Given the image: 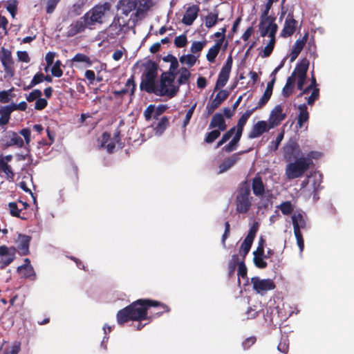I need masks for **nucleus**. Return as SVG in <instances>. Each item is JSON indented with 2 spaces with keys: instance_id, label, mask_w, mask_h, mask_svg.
Returning a JSON list of instances; mask_svg holds the SVG:
<instances>
[{
  "instance_id": "obj_35",
  "label": "nucleus",
  "mask_w": 354,
  "mask_h": 354,
  "mask_svg": "<svg viewBox=\"0 0 354 354\" xmlns=\"http://www.w3.org/2000/svg\"><path fill=\"white\" fill-rule=\"evenodd\" d=\"M168 124V119L166 117H162L157 122H154L151 128H152L156 136H160L167 128Z\"/></svg>"
},
{
  "instance_id": "obj_7",
  "label": "nucleus",
  "mask_w": 354,
  "mask_h": 354,
  "mask_svg": "<svg viewBox=\"0 0 354 354\" xmlns=\"http://www.w3.org/2000/svg\"><path fill=\"white\" fill-rule=\"evenodd\" d=\"M259 27L261 37H265L268 36L269 39H275L278 26L273 18L268 16L262 17Z\"/></svg>"
},
{
  "instance_id": "obj_24",
  "label": "nucleus",
  "mask_w": 354,
  "mask_h": 354,
  "mask_svg": "<svg viewBox=\"0 0 354 354\" xmlns=\"http://www.w3.org/2000/svg\"><path fill=\"white\" fill-rule=\"evenodd\" d=\"M243 153V152L236 153L225 158L218 167V173L222 174L230 169L238 162L239 156Z\"/></svg>"
},
{
  "instance_id": "obj_20",
  "label": "nucleus",
  "mask_w": 354,
  "mask_h": 354,
  "mask_svg": "<svg viewBox=\"0 0 354 354\" xmlns=\"http://www.w3.org/2000/svg\"><path fill=\"white\" fill-rule=\"evenodd\" d=\"M297 21L293 18L292 14H288L286 18L283 28L281 32V36L283 37H288L291 36L295 31Z\"/></svg>"
},
{
  "instance_id": "obj_15",
  "label": "nucleus",
  "mask_w": 354,
  "mask_h": 354,
  "mask_svg": "<svg viewBox=\"0 0 354 354\" xmlns=\"http://www.w3.org/2000/svg\"><path fill=\"white\" fill-rule=\"evenodd\" d=\"M157 72L154 69H149L145 73L141 86L148 93H154L156 88V77Z\"/></svg>"
},
{
  "instance_id": "obj_22",
  "label": "nucleus",
  "mask_w": 354,
  "mask_h": 354,
  "mask_svg": "<svg viewBox=\"0 0 354 354\" xmlns=\"http://www.w3.org/2000/svg\"><path fill=\"white\" fill-rule=\"evenodd\" d=\"M118 9L126 17L132 12L131 16L134 15L133 13L137 12L135 0H120L118 3Z\"/></svg>"
},
{
  "instance_id": "obj_63",
  "label": "nucleus",
  "mask_w": 354,
  "mask_h": 354,
  "mask_svg": "<svg viewBox=\"0 0 354 354\" xmlns=\"http://www.w3.org/2000/svg\"><path fill=\"white\" fill-rule=\"evenodd\" d=\"M59 1V0H46V12H53Z\"/></svg>"
},
{
  "instance_id": "obj_49",
  "label": "nucleus",
  "mask_w": 354,
  "mask_h": 354,
  "mask_svg": "<svg viewBox=\"0 0 354 354\" xmlns=\"http://www.w3.org/2000/svg\"><path fill=\"white\" fill-rule=\"evenodd\" d=\"M241 137V136L235 133L233 139L228 143V145L224 147L223 149L226 152H231L235 150L238 146Z\"/></svg>"
},
{
  "instance_id": "obj_48",
  "label": "nucleus",
  "mask_w": 354,
  "mask_h": 354,
  "mask_svg": "<svg viewBox=\"0 0 354 354\" xmlns=\"http://www.w3.org/2000/svg\"><path fill=\"white\" fill-rule=\"evenodd\" d=\"M71 62H83L86 64L87 66H90L92 64V62L89 57L84 54L77 53L71 59Z\"/></svg>"
},
{
  "instance_id": "obj_54",
  "label": "nucleus",
  "mask_w": 354,
  "mask_h": 354,
  "mask_svg": "<svg viewBox=\"0 0 354 354\" xmlns=\"http://www.w3.org/2000/svg\"><path fill=\"white\" fill-rule=\"evenodd\" d=\"M220 134L219 130L212 131L206 134L205 141L207 143H212L219 137Z\"/></svg>"
},
{
  "instance_id": "obj_2",
  "label": "nucleus",
  "mask_w": 354,
  "mask_h": 354,
  "mask_svg": "<svg viewBox=\"0 0 354 354\" xmlns=\"http://www.w3.org/2000/svg\"><path fill=\"white\" fill-rule=\"evenodd\" d=\"M309 61L306 59H302L297 64L291 75L288 78L286 84L283 88L282 94L288 97L292 92L295 84L299 90H302L306 80V73L308 69Z\"/></svg>"
},
{
  "instance_id": "obj_42",
  "label": "nucleus",
  "mask_w": 354,
  "mask_h": 354,
  "mask_svg": "<svg viewBox=\"0 0 354 354\" xmlns=\"http://www.w3.org/2000/svg\"><path fill=\"white\" fill-rule=\"evenodd\" d=\"M199 55L187 54L183 55L179 58L180 62L187 67H192L196 62Z\"/></svg>"
},
{
  "instance_id": "obj_8",
  "label": "nucleus",
  "mask_w": 354,
  "mask_h": 354,
  "mask_svg": "<svg viewBox=\"0 0 354 354\" xmlns=\"http://www.w3.org/2000/svg\"><path fill=\"white\" fill-rule=\"evenodd\" d=\"M253 290L261 295H264L268 291L275 288V283L271 279H261L259 277H254L251 279Z\"/></svg>"
},
{
  "instance_id": "obj_45",
  "label": "nucleus",
  "mask_w": 354,
  "mask_h": 354,
  "mask_svg": "<svg viewBox=\"0 0 354 354\" xmlns=\"http://www.w3.org/2000/svg\"><path fill=\"white\" fill-rule=\"evenodd\" d=\"M15 88L12 87L8 90L0 91V102L1 103H8L15 95L13 93Z\"/></svg>"
},
{
  "instance_id": "obj_38",
  "label": "nucleus",
  "mask_w": 354,
  "mask_h": 354,
  "mask_svg": "<svg viewBox=\"0 0 354 354\" xmlns=\"http://www.w3.org/2000/svg\"><path fill=\"white\" fill-rule=\"evenodd\" d=\"M12 112L10 105L0 107V126L6 125L9 122Z\"/></svg>"
},
{
  "instance_id": "obj_16",
  "label": "nucleus",
  "mask_w": 354,
  "mask_h": 354,
  "mask_svg": "<svg viewBox=\"0 0 354 354\" xmlns=\"http://www.w3.org/2000/svg\"><path fill=\"white\" fill-rule=\"evenodd\" d=\"M88 28L91 29L90 24H87V20L85 19V15L82 18L72 23L68 28L67 35L73 37L80 32H83L85 28Z\"/></svg>"
},
{
  "instance_id": "obj_21",
  "label": "nucleus",
  "mask_w": 354,
  "mask_h": 354,
  "mask_svg": "<svg viewBox=\"0 0 354 354\" xmlns=\"http://www.w3.org/2000/svg\"><path fill=\"white\" fill-rule=\"evenodd\" d=\"M284 157L287 160L292 158H297L301 154V150L294 141H290L283 148Z\"/></svg>"
},
{
  "instance_id": "obj_56",
  "label": "nucleus",
  "mask_w": 354,
  "mask_h": 354,
  "mask_svg": "<svg viewBox=\"0 0 354 354\" xmlns=\"http://www.w3.org/2000/svg\"><path fill=\"white\" fill-rule=\"evenodd\" d=\"M187 44V39L185 35L178 36L174 39V44L178 48H183Z\"/></svg>"
},
{
  "instance_id": "obj_1",
  "label": "nucleus",
  "mask_w": 354,
  "mask_h": 354,
  "mask_svg": "<svg viewBox=\"0 0 354 354\" xmlns=\"http://www.w3.org/2000/svg\"><path fill=\"white\" fill-rule=\"evenodd\" d=\"M149 306H160L165 311H168L167 307L160 303L147 299H138L130 306L120 310L117 314V321L119 324H123L129 320H144L147 319V308Z\"/></svg>"
},
{
  "instance_id": "obj_4",
  "label": "nucleus",
  "mask_w": 354,
  "mask_h": 354,
  "mask_svg": "<svg viewBox=\"0 0 354 354\" xmlns=\"http://www.w3.org/2000/svg\"><path fill=\"white\" fill-rule=\"evenodd\" d=\"M111 5L108 2L94 6L84 15L87 24H90L91 28L96 24H102L111 17Z\"/></svg>"
},
{
  "instance_id": "obj_12",
  "label": "nucleus",
  "mask_w": 354,
  "mask_h": 354,
  "mask_svg": "<svg viewBox=\"0 0 354 354\" xmlns=\"http://www.w3.org/2000/svg\"><path fill=\"white\" fill-rule=\"evenodd\" d=\"M259 228V224L258 223H254L252 227L250 229L249 232L244 239L243 242L242 243L240 250H239V254L241 255L243 258L247 255V254L249 252L251 245L252 244V242L254 241V239L256 236L257 232Z\"/></svg>"
},
{
  "instance_id": "obj_31",
  "label": "nucleus",
  "mask_w": 354,
  "mask_h": 354,
  "mask_svg": "<svg viewBox=\"0 0 354 354\" xmlns=\"http://www.w3.org/2000/svg\"><path fill=\"white\" fill-rule=\"evenodd\" d=\"M316 84L315 78L313 76L312 77V82L310 85L307 86L300 95H302L304 94L308 93L310 90H313L311 95L307 98V102L308 104H313L314 102L317 99L319 96V90L316 88H314Z\"/></svg>"
},
{
  "instance_id": "obj_28",
  "label": "nucleus",
  "mask_w": 354,
  "mask_h": 354,
  "mask_svg": "<svg viewBox=\"0 0 354 354\" xmlns=\"http://www.w3.org/2000/svg\"><path fill=\"white\" fill-rule=\"evenodd\" d=\"M292 221L294 232H301V230L304 229L306 226V216L301 212H295L292 216Z\"/></svg>"
},
{
  "instance_id": "obj_61",
  "label": "nucleus",
  "mask_w": 354,
  "mask_h": 354,
  "mask_svg": "<svg viewBox=\"0 0 354 354\" xmlns=\"http://www.w3.org/2000/svg\"><path fill=\"white\" fill-rule=\"evenodd\" d=\"M55 57V53L53 52H48L46 53L45 57V60L46 62L47 66L45 68V71L47 72L48 71L49 67L53 64L54 59Z\"/></svg>"
},
{
  "instance_id": "obj_60",
  "label": "nucleus",
  "mask_w": 354,
  "mask_h": 354,
  "mask_svg": "<svg viewBox=\"0 0 354 354\" xmlns=\"http://www.w3.org/2000/svg\"><path fill=\"white\" fill-rule=\"evenodd\" d=\"M44 80V74L41 73H38L34 75V77L28 88H32V87L36 86L37 84L42 82Z\"/></svg>"
},
{
  "instance_id": "obj_30",
  "label": "nucleus",
  "mask_w": 354,
  "mask_h": 354,
  "mask_svg": "<svg viewBox=\"0 0 354 354\" xmlns=\"http://www.w3.org/2000/svg\"><path fill=\"white\" fill-rule=\"evenodd\" d=\"M307 36L308 35L306 34L301 39H298L295 43V45L293 46L290 54V59L291 62H293L297 59L300 52L304 47L306 43Z\"/></svg>"
},
{
  "instance_id": "obj_25",
  "label": "nucleus",
  "mask_w": 354,
  "mask_h": 354,
  "mask_svg": "<svg viewBox=\"0 0 354 354\" xmlns=\"http://www.w3.org/2000/svg\"><path fill=\"white\" fill-rule=\"evenodd\" d=\"M167 109L165 105H159L155 106L154 105H149L144 112V115L147 120H149L151 118L158 119V117L163 113Z\"/></svg>"
},
{
  "instance_id": "obj_62",
  "label": "nucleus",
  "mask_w": 354,
  "mask_h": 354,
  "mask_svg": "<svg viewBox=\"0 0 354 354\" xmlns=\"http://www.w3.org/2000/svg\"><path fill=\"white\" fill-rule=\"evenodd\" d=\"M196 106V103L194 104L192 107L187 111L185 118L183 121V127H185L189 122L194 112Z\"/></svg>"
},
{
  "instance_id": "obj_10",
  "label": "nucleus",
  "mask_w": 354,
  "mask_h": 354,
  "mask_svg": "<svg viewBox=\"0 0 354 354\" xmlns=\"http://www.w3.org/2000/svg\"><path fill=\"white\" fill-rule=\"evenodd\" d=\"M0 61L3 66L4 72L10 75H14V60L12 53L10 50L2 47L0 50Z\"/></svg>"
},
{
  "instance_id": "obj_58",
  "label": "nucleus",
  "mask_w": 354,
  "mask_h": 354,
  "mask_svg": "<svg viewBox=\"0 0 354 354\" xmlns=\"http://www.w3.org/2000/svg\"><path fill=\"white\" fill-rule=\"evenodd\" d=\"M279 209L283 214L288 215L292 211V206L290 202L286 201L279 205Z\"/></svg>"
},
{
  "instance_id": "obj_46",
  "label": "nucleus",
  "mask_w": 354,
  "mask_h": 354,
  "mask_svg": "<svg viewBox=\"0 0 354 354\" xmlns=\"http://www.w3.org/2000/svg\"><path fill=\"white\" fill-rule=\"evenodd\" d=\"M0 170L5 174L8 179L13 180L15 178V173L12 170L10 165L0 160Z\"/></svg>"
},
{
  "instance_id": "obj_57",
  "label": "nucleus",
  "mask_w": 354,
  "mask_h": 354,
  "mask_svg": "<svg viewBox=\"0 0 354 354\" xmlns=\"http://www.w3.org/2000/svg\"><path fill=\"white\" fill-rule=\"evenodd\" d=\"M17 57L19 62L24 63H29L30 62V58L27 51L18 50L17 52Z\"/></svg>"
},
{
  "instance_id": "obj_26",
  "label": "nucleus",
  "mask_w": 354,
  "mask_h": 354,
  "mask_svg": "<svg viewBox=\"0 0 354 354\" xmlns=\"http://www.w3.org/2000/svg\"><path fill=\"white\" fill-rule=\"evenodd\" d=\"M199 8L198 6H189L185 11L182 22L186 26H191L198 17Z\"/></svg>"
},
{
  "instance_id": "obj_44",
  "label": "nucleus",
  "mask_w": 354,
  "mask_h": 354,
  "mask_svg": "<svg viewBox=\"0 0 354 354\" xmlns=\"http://www.w3.org/2000/svg\"><path fill=\"white\" fill-rule=\"evenodd\" d=\"M254 263L259 268H265L267 266V263L265 261L264 251L262 253H258L257 251L253 252Z\"/></svg>"
},
{
  "instance_id": "obj_17",
  "label": "nucleus",
  "mask_w": 354,
  "mask_h": 354,
  "mask_svg": "<svg viewBox=\"0 0 354 354\" xmlns=\"http://www.w3.org/2000/svg\"><path fill=\"white\" fill-rule=\"evenodd\" d=\"M3 141L6 147L15 146L18 148H21L24 145V141L22 138L15 131L7 132Z\"/></svg>"
},
{
  "instance_id": "obj_34",
  "label": "nucleus",
  "mask_w": 354,
  "mask_h": 354,
  "mask_svg": "<svg viewBox=\"0 0 354 354\" xmlns=\"http://www.w3.org/2000/svg\"><path fill=\"white\" fill-rule=\"evenodd\" d=\"M30 237L26 235L19 234L18 237V249L19 252L21 255L28 254L29 252V243Z\"/></svg>"
},
{
  "instance_id": "obj_13",
  "label": "nucleus",
  "mask_w": 354,
  "mask_h": 354,
  "mask_svg": "<svg viewBox=\"0 0 354 354\" xmlns=\"http://www.w3.org/2000/svg\"><path fill=\"white\" fill-rule=\"evenodd\" d=\"M232 66V59L230 56L226 61L225 64L221 68L216 81L215 89L223 87L227 82Z\"/></svg>"
},
{
  "instance_id": "obj_53",
  "label": "nucleus",
  "mask_w": 354,
  "mask_h": 354,
  "mask_svg": "<svg viewBox=\"0 0 354 354\" xmlns=\"http://www.w3.org/2000/svg\"><path fill=\"white\" fill-rule=\"evenodd\" d=\"M167 60L170 62L169 72L167 73H171L175 75L176 71L178 67V62L177 59L175 57L170 55L167 57Z\"/></svg>"
},
{
  "instance_id": "obj_29",
  "label": "nucleus",
  "mask_w": 354,
  "mask_h": 354,
  "mask_svg": "<svg viewBox=\"0 0 354 354\" xmlns=\"http://www.w3.org/2000/svg\"><path fill=\"white\" fill-rule=\"evenodd\" d=\"M274 84V77L272 79V80L268 83L266 88L262 95V97L259 99L257 105L254 108L255 110L257 109H260L263 106L270 100L272 94L273 86Z\"/></svg>"
},
{
  "instance_id": "obj_33",
  "label": "nucleus",
  "mask_w": 354,
  "mask_h": 354,
  "mask_svg": "<svg viewBox=\"0 0 354 354\" xmlns=\"http://www.w3.org/2000/svg\"><path fill=\"white\" fill-rule=\"evenodd\" d=\"M255 111V109H252L250 110H247L239 118L236 127L235 128V133L241 136L243 130V127L246 124L248 118L252 114V113Z\"/></svg>"
},
{
  "instance_id": "obj_41",
  "label": "nucleus",
  "mask_w": 354,
  "mask_h": 354,
  "mask_svg": "<svg viewBox=\"0 0 354 354\" xmlns=\"http://www.w3.org/2000/svg\"><path fill=\"white\" fill-rule=\"evenodd\" d=\"M253 193L257 196H262L264 194V185L260 177H255L252 180Z\"/></svg>"
},
{
  "instance_id": "obj_5",
  "label": "nucleus",
  "mask_w": 354,
  "mask_h": 354,
  "mask_svg": "<svg viewBox=\"0 0 354 354\" xmlns=\"http://www.w3.org/2000/svg\"><path fill=\"white\" fill-rule=\"evenodd\" d=\"M175 75L171 73H162L160 83L156 86L154 93L161 96L173 97L178 92V88L174 85Z\"/></svg>"
},
{
  "instance_id": "obj_11",
  "label": "nucleus",
  "mask_w": 354,
  "mask_h": 354,
  "mask_svg": "<svg viewBox=\"0 0 354 354\" xmlns=\"http://www.w3.org/2000/svg\"><path fill=\"white\" fill-rule=\"evenodd\" d=\"M322 175L319 172L310 173L301 184L302 189H307L310 192H316L322 183Z\"/></svg>"
},
{
  "instance_id": "obj_51",
  "label": "nucleus",
  "mask_w": 354,
  "mask_h": 354,
  "mask_svg": "<svg viewBox=\"0 0 354 354\" xmlns=\"http://www.w3.org/2000/svg\"><path fill=\"white\" fill-rule=\"evenodd\" d=\"M218 20V14L209 13L205 19V24L207 28H212L216 25Z\"/></svg>"
},
{
  "instance_id": "obj_3",
  "label": "nucleus",
  "mask_w": 354,
  "mask_h": 354,
  "mask_svg": "<svg viewBox=\"0 0 354 354\" xmlns=\"http://www.w3.org/2000/svg\"><path fill=\"white\" fill-rule=\"evenodd\" d=\"M253 198L251 196L250 186L247 182L241 183L236 192V210L239 214H246L252 207Z\"/></svg>"
},
{
  "instance_id": "obj_36",
  "label": "nucleus",
  "mask_w": 354,
  "mask_h": 354,
  "mask_svg": "<svg viewBox=\"0 0 354 354\" xmlns=\"http://www.w3.org/2000/svg\"><path fill=\"white\" fill-rule=\"evenodd\" d=\"M238 268V283L239 286H247L249 279L247 277V268L243 261L239 262Z\"/></svg>"
},
{
  "instance_id": "obj_64",
  "label": "nucleus",
  "mask_w": 354,
  "mask_h": 354,
  "mask_svg": "<svg viewBox=\"0 0 354 354\" xmlns=\"http://www.w3.org/2000/svg\"><path fill=\"white\" fill-rule=\"evenodd\" d=\"M9 105L11 107L12 111H26V109H27V104L26 102H21L19 104L11 103Z\"/></svg>"
},
{
  "instance_id": "obj_6",
  "label": "nucleus",
  "mask_w": 354,
  "mask_h": 354,
  "mask_svg": "<svg viewBox=\"0 0 354 354\" xmlns=\"http://www.w3.org/2000/svg\"><path fill=\"white\" fill-rule=\"evenodd\" d=\"M313 164L309 158L301 157L286 165V176L290 180L301 177Z\"/></svg>"
},
{
  "instance_id": "obj_37",
  "label": "nucleus",
  "mask_w": 354,
  "mask_h": 354,
  "mask_svg": "<svg viewBox=\"0 0 354 354\" xmlns=\"http://www.w3.org/2000/svg\"><path fill=\"white\" fill-rule=\"evenodd\" d=\"M17 270L26 277H31L35 275L34 269L30 265V261L28 259H24V264L18 267Z\"/></svg>"
},
{
  "instance_id": "obj_9",
  "label": "nucleus",
  "mask_w": 354,
  "mask_h": 354,
  "mask_svg": "<svg viewBox=\"0 0 354 354\" xmlns=\"http://www.w3.org/2000/svg\"><path fill=\"white\" fill-rule=\"evenodd\" d=\"M286 111L283 104L276 105L270 111L268 123L270 127L274 128L280 124V123L286 118Z\"/></svg>"
},
{
  "instance_id": "obj_47",
  "label": "nucleus",
  "mask_w": 354,
  "mask_h": 354,
  "mask_svg": "<svg viewBox=\"0 0 354 354\" xmlns=\"http://www.w3.org/2000/svg\"><path fill=\"white\" fill-rule=\"evenodd\" d=\"M190 75H191V74H190L189 71H188V69L185 67H182L179 70V77H178V83L180 84H187L189 81Z\"/></svg>"
},
{
  "instance_id": "obj_52",
  "label": "nucleus",
  "mask_w": 354,
  "mask_h": 354,
  "mask_svg": "<svg viewBox=\"0 0 354 354\" xmlns=\"http://www.w3.org/2000/svg\"><path fill=\"white\" fill-rule=\"evenodd\" d=\"M275 44V39H270L268 43L264 48L263 53L261 54L262 57H267L272 53Z\"/></svg>"
},
{
  "instance_id": "obj_14",
  "label": "nucleus",
  "mask_w": 354,
  "mask_h": 354,
  "mask_svg": "<svg viewBox=\"0 0 354 354\" xmlns=\"http://www.w3.org/2000/svg\"><path fill=\"white\" fill-rule=\"evenodd\" d=\"M16 250L13 247L0 246V268L3 269L10 264L15 258Z\"/></svg>"
},
{
  "instance_id": "obj_40",
  "label": "nucleus",
  "mask_w": 354,
  "mask_h": 354,
  "mask_svg": "<svg viewBox=\"0 0 354 354\" xmlns=\"http://www.w3.org/2000/svg\"><path fill=\"white\" fill-rule=\"evenodd\" d=\"M222 44L223 41H218L212 47L209 49L206 57L209 62H214L215 59L221 50Z\"/></svg>"
},
{
  "instance_id": "obj_32",
  "label": "nucleus",
  "mask_w": 354,
  "mask_h": 354,
  "mask_svg": "<svg viewBox=\"0 0 354 354\" xmlns=\"http://www.w3.org/2000/svg\"><path fill=\"white\" fill-rule=\"evenodd\" d=\"M210 128H218L219 131H223L226 129L227 125L224 117L221 113H216L213 115L209 124Z\"/></svg>"
},
{
  "instance_id": "obj_59",
  "label": "nucleus",
  "mask_w": 354,
  "mask_h": 354,
  "mask_svg": "<svg viewBox=\"0 0 354 354\" xmlns=\"http://www.w3.org/2000/svg\"><path fill=\"white\" fill-rule=\"evenodd\" d=\"M42 93L39 89H35L32 92H30L28 95H26V98L28 102H33L37 100L39 97H41Z\"/></svg>"
},
{
  "instance_id": "obj_43",
  "label": "nucleus",
  "mask_w": 354,
  "mask_h": 354,
  "mask_svg": "<svg viewBox=\"0 0 354 354\" xmlns=\"http://www.w3.org/2000/svg\"><path fill=\"white\" fill-rule=\"evenodd\" d=\"M110 136L107 133H104L100 138L101 145L100 147L106 149L109 153H112L115 149V145L113 141L109 140Z\"/></svg>"
},
{
  "instance_id": "obj_18",
  "label": "nucleus",
  "mask_w": 354,
  "mask_h": 354,
  "mask_svg": "<svg viewBox=\"0 0 354 354\" xmlns=\"http://www.w3.org/2000/svg\"><path fill=\"white\" fill-rule=\"evenodd\" d=\"M270 124L267 121L261 120L254 124L249 133V138L254 139L261 136L263 133L268 132L270 129Z\"/></svg>"
},
{
  "instance_id": "obj_19",
  "label": "nucleus",
  "mask_w": 354,
  "mask_h": 354,
  "mask_svg": "<svg viewBox=\"0 0 354 354\" xmlns=\"http://www.w3.org/2000/svg\"><path fill=\"white\" fill-rule=\"evenodd\" d=\"M229 92L226 90H221L212 100V102L207 105V111L208 114H211L214 111L217 109L223 102H224L228 97Z\"/></svg>"
},
{
  "instance_id": "obj_27",
  "label": "nucleus",
  "mask_w": 354,
  "mask_h": 354,
  "mask_svg": "<svg viewBox=\"0 0 354 354\" xmlns=\"http://www.w3.org/2000/svg\"><path fill=\"white\" fill-rule=\"evenodd\" d=\"M127 19L124 17L117 16L114 18L113 21L109 26V31L114 35H119L122 29L127 26Z\"/></svg>"
},
{
  "instance_id": "obj_50",
  "label": "nucleus",
  "mask_w": 354,
  "mask_h": 354,
  "mask_svg": "<svg viewBox=\"0 0 354 354\" xmlns=\"http://www.w3.org/2000/svg\"><path fill=\"white\" fill-rule=\"evenodd\" d=\"M206 44V41H194L190 48L191 53L194 55H200L199 53L203 49Z\"/></svg>"
},
{
  "instance_id": "obj_23",
  "label": "nucleus",
  "mask_w": 354,
  "mask_h": 354,
  "mask_svg": "<svg viewBox=\"0 0 354 354\" xmlns=\"http://www.w3.org/2000/svg\"><path fill=\"white\" fill-rule=\"evenodd\" d=\"M137 12H134L136 17H142L155 4L153 0H135Z\"/></svg>"
},
{
  "instance_id": "obj_39",
  "label": "nucleus",
  "mask_w": 354,
  "mask_h": 354,
  "mask_svg": "<svg viewBox=\"0 0 354 354\" xmlns=\"http://www.w3.org/2000/svg\"><path fill=\"white\" fill-rule=\"evenodd\" d=\"M299 113L297 118V124L300 128H302L304 124L306 123L309 119V114L307 111L306 104H301L298 107Z\"/></svg>"
},
{
  "instance_id": "obj_55",
  "label": "nucleus",
  "mask_w": 354,
  "mask_h": 354,
  "mask_svg": "<svg viewBox=\"0 0 354 354\" xmlns=\"http://www.w3.org/2000/svg\"><path fill=\"white\" fill-rule=\"evenodd\" d=\"M61 64V62L59 60H57L53 66L51 68V73L53 76L60 77L62 75L63 72L60 68Z\"/></svg>"
}]
</instances>
